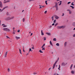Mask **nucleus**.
Masks as SVG:
<instances>
[{
	"label": "nucleus",
	"instance_id": "60",
	"mask_svg": "<svg viewBox=\"0 0 75 75\" xmlns=\"http://www.w3.org/2000/svg\"><path fill=\"white\" fill-rule=\"evenodd\" d=\"M14 29H15V28H13V30H14Z\"/></svg>",
	"mask_w": 75,
	"mask_h": 75
},
{
	"label": "nucleus",
	"instance_id": "33",
	"mask_svg": "<svg viewBox=\"0 0 75 75\" xmlns=\"http://www.w3.org/2000/svg\"><path fill=\"white\" fill-rule=\"evenodd\" d=\"M45 44L44 43L43 44V45L42 46H43V47H44L45 46Z\"/></svg>",
	"mask_w": 75,
	"mask_h": 75
},
{
	"label": "nucleus",
	"instance_id": "6",
	"mask_svg": "<svg viewBox=\"0 0 75 75\" xmlns=\"http://www.w3.org/2000/svg\"><path fill=\"white\" fill-rule=\"evenodd\" d=\"M6 20H11V19L10 17H8L6 18Z\"/></svg>",
	"mask_w": 75,
	"mask_h": 75
},
{
	"label": "nucleus",
	"instance_id": "30",
	"mask_svg": "<svg viewBox=\"0 0 75 75\" xmlns=\"http://www.w3.org/2000/svg\"><path fill=\"white\" fill-rule=\"evenodd\" d=\"M55 22H56V20L55 19L54 20V21H53L54 23H55Z\"/></svg>",
	"mask_w": 75,
	"mask_h": 75
},
{
	"label": "nucleus",
	"instance_id": "52",
	"mask_svg": "<svg viewBox=\"0 0 75 75\" xmlns=\"http://www.w3.org/2000/svg\"><path fill=\"white\" fill-rule=\"evenodd\" d=\"M73 37H75V34H74L73 35Z\"/></svg>",
	"mask_w": 75,
	"mask_h": 75
},
{
	"label": "nucleus",
	"instance_id": "26",
	"mask_svg": "<svg viewBox=\"0 0 75 75\" xmlns=\"http://www.w3.org/2000/svg\"><path fill=\"white\" fill-rule=\"evenodd\" d=\"M72 66H73V64H71V68H70L71 69H72Z\"/></svg>",
	"mask_w": 75,
	"mask_h": 75
},
{
	"label": "nucleus",
	"instance_id": "17",
	"mask_svg": "<svg viewBox=\"0 0 75 75\" xmlns=\"http://www.w3.org/2000/svg\"><path fill=\"white\" fill-rule=\"evenodd\" d=\"M67 42H65L64 43V45L65 46V47H66V46L67 45Z\"/></svg>",
	"mask_w": 75,
	"mask_h": 75
},
{
	"label": "nucleus",
	"instance_id": "28",
	"mask_svg": "<svg viewBox=\"0 0 75 75\" xmlns=\"http://www.w3.org/2000/svg\"><path fill=\"white\" fill-rule=\"evenodd\" d=\"M10 1V0H8L6 1V3H9Z\"/></svg>",
	"mask_w": 75,
	"mask_h": 75
},
{
	"label": "nucleus",
	"instance_id": "39",
	"mask_svg": "<svg viewBox=\"0 0 75 75\" xmlns=\"http://www.w3.org/2000/svg\"><path fill=\"white\" fill-rule=\"evenodd\" d=\"M70 3H71V2H68L67 4H69Z\"/></svg>",
	"mask_w": 75,
	"mask_h": 75
},
{
	"label": "nucleus",
	"instance_id": "44",
	"mask_svg": "<svg viewBox=\"0 0 75 75\" xmlns=\"http://www.w3.org/2000/svg\"><path fill=\"white\" fill-rule=\"evenodd\" d=\"M59 60V58H58L57 61V62H58V61Z\"/></svg>",
	"mask_w": 75,
	"mask_h": 75
},
{
	"label": "nucleus",
	"instance_id": "31",
	"mask_svg": "<svg viewBox=\"0 0 75 75\" xmlns=\"http://www.w3.org/2000/svg\"><path fill=\"white\" fill-rule=\"evenodd\" d=\"M73 3H74V2H72V3H71V5H72V6H75V4H73Z\"/></svg>",
	"mask_w": 75,
	"mask_h": 75
},
{
	"label": "nucleus",
	"instance_id": "9",
	"mask_svg": "<svg viewBox=\"0 0 75 75\" xmlns=\"http://www.w3.org/2000/svg\"><path fill=\"white\" fill-rule=\"evenodd\" d=\"M50 45H52L53 47V45L52 44V42H51V40L50 41Z\"/></svg>",
	"mask_w": 75,
	"mask_h": 75
},
{
	"label": "nucleus",
	"instance_id": "47",
	"mask_svg": "<svg viewBox=\"0 0 75 75\" xmlns=\"http://www.w3.org/2000/svg\"><path fill=\"white\" fill-rule=\"evenodd\" d=\"M58 69H59V71H60V70H61V69H60V67H59L58 68Z\"/></svg>",
	"mask_w": 75,
	"mask_h": 75
},
{
	"label": "nucleus",
	"instance_id": "12",
	"mask_svg": "<svg viewBox=\"0 0 75 75\" xmlns=\"http://www.w3.org/2000/svg\"><path fill=\"white\" fill-rule=\"evenodd\" d=\"M41 33L42 35H44V33L42 32V30L41 31Z\"/></svg>",
	"mask_w": 75,
	"mask_h": 75
},
{
	"label": "nucleus",
	"instance_id": "40",
	"mask_svg": "<svg viewBox=\"0 0 75 75\" xmlns=\"http://www.w3.org/2000/svg\"><path fill=\"white\" fill-rule=\"evenodd\" d=\"M6 37L7 38H9V37H8V36H6Z\"/></svg>",
	"mask_w": 75,
	"mask_h": 75
},
{
	"label": "nucleus",
	"instance_id": "36",
	"mask_svg": "<svg viewBox=\"0 0 75 75\" xmlns=\"http://www.w3.org/2000/svg\"><path fill=\"white\" fill-rule=\"evenodd\" d=\"M44 40H45H45H46V38H45V37H44Z\"/></svg>",
	"mask_w": 75,
	"mask_h": 75
},
{
	"label": "nucleus",
	"instance_id": "51",
	"mask_svg": "<svg viewBox=\"0 0 75 75\" xmlns=\"http://www.w3.org/2000/svg\"><path fill=\"white\" fill-rule=\"evenodd\" d=\"M29 54V53H27V54H26V56L28 55Z\"/></svg>",
	"mask_w": 75,
	"mask_h": 75
},
{
	"label": "nucleus",
	"instance_id": "11",
	"mask_svg": "<svg viewBox=\"0 0 75 75\" xmlns=\"http://www.w3.org/2000/svg\"><path fill=\"white\" fill-rule=\"evenodd\" d=\"M54 3L55 4V5L54 6H58V3L57 2H55Z\"/></svg>",
	"mask_w": 75,
	"mask_h": 75
},
{
	"label": "nucleus",
	"instance_id": "45",
	"mask_svg": "<svg viewBox=\"0 0 75 75\" xmlns=\"http://www.w3.org/2000/svg\"><path fill=\"white\" fill-rule=\"evenodd\" d=\"M18 33H20V30H18L17 31Z\"/></svg>",
	"mask_w": 75,
	"mask_h": 75
},
{
	"label": "nucleus",
	"instance_id": "63",
	"mask_svg": "<svg viewBox=\"0 0 75 75\" xmlns=\"http://www.w3.org/2000/svg\"><path fill=\"white\" fill-rule=\"evenodd\" d=\"M34 74H37V73H34Z\"/></svg>",
	"mask_w": 75,
	"mask_h": 75
},
{
	"label": "nucleus",
	"instance_id": "37",
	"mask_svg": "<svg viewBox=\"0 0 75 75\" xmlns=\"http://www.w3.org/2000/svg\"><path fill=\"white\" fill-rule=\"evenodd\" d=\"M45 47L43 48L42 49V50H45Z\"/></svg>",
	"mask_w": 75,
	"mask_h": 75
},
{
	"label": "nucleus",
	"instance_id": "3",
	"mask_svg": "<svg viewBox=\"0 0 75 75\" xmlns=\"http://www.w3.org/2000/svg\"><path fill=\"white\" fill-rule=\"evenodd\" d=\"M57 62H57V61H56V62H55V63L54 64L52 69H54V68H55V65H56V64H57Z\"/></svg>",
	"mask_w": 75,
	"mask_h": 75
},
{
	"label": "nucleus",
	"instance_id": "35",
	"mask_svg": "<svg viewBox=\"0 0 75 75\" xmlns=\"http://www.w3.org/2000/svg\"><path fill=\"white\" fill-rule=\"evenodd\" d=\"M47 11H46L45 12V14H47Z\"/></svg>",
	"mask_w": 75,
	"mask_h": 75
},
{
	"label": "nucleus",
	"instance_id": "56",
	"mask_svg": "<svg viewBox=\"0 0 75 75\" xmlns=\"http://www.w3.org/2000/svg\"><path fill=\"white\" fill-rule=\"evenodd\" d=\"M61 3H60L59 4V6H60V5H61Z\"/></svg>",
	"mask_w": 75,
	"mask_h": 75
},
{
	"label": "nucleus",
	"instance_id": "14",
	"mask_svg": "<svg viewBox=\"0 0 75 75\" xmlns=\"http://www.w3.org/2000/svg\"><path fill=\"white\" fill-rule=\"evenodd\" d=\"M72 25L73 26H74V27H75V22L73 23Z\"/></svg>",
	"mask_w": 75,
	"mask_h": 75
},
{
	"label": "nucleus",
	"instance_id": "24",
	"mask_svg": "<svg viewBox=\"0 0 75 75\" xmlns=\"http://www.w3.org/2000/svg\"><path fill=\"white\" fill-rule=\"evenodd\" d=\"M53 41H57V40H56V38H54L53 39Z\"/></svg>",
	"mask_w": 75,
	"mask_h": 75
},
{
	"label": "nucleus",
	"instance_id": "22",
	"mask_svg": "<svg viewBox=\"0 0 75 75\" xmlns=\"http://www.w3.org/2000/svg\"><path fill=\"white\" fill-rule=\"evenodd\" d=\"M7 54H8V52H6V54H5V57H6L7 56Z\"/></svg>",
	"mask_w": 75,
	"mask_h": 75
},
{
	"label": "nucleus",
	"instance_id": "18",
	"mask_svg": "<svg viewBox=\"0 0 75 75\" xmlns=\"http://www.w3.org/2000/svg\"><path fill=\"white\" fill-rule=\"evenodd\" d=\"M11 18V20L12 19H13L14 18V17L12 16V17H10Z\"/></svg>",
	"mask_w": 75,
	"mask_h": 75
},
{
	"label": "nucleus",
	"instance_id": "61",
	"mask_svg": "<svg viewBox=\"0 0 75 75\" xmlns=\"http://www.w3.org/2000/svg\"><path fill=\"white\" fill-rule=\"evenodd\" d=\"M43 47H44L43 46H42L41 47V48H42V49L43 48H44Z\"/></svg>",
	"mask_w": 75,
	"mask_h": 75
},
{
	"label": "nucleus",
	"instance_id": "27",
	"mask_svg": "<svg viewBox=\"0 0 75 75\" xmlns=\"http://www.w3.org/2000/svg\"><path fill=\"white\" fill-rule=\"evenodd\" d=\"M39 52H40V53H43V52H42L41 51V50H39Z\"/></svg>",
	"mask_w": 75,
	"mask_h": 75
},
{
	"label": "nucleus",
	"instance_id": "55",
	"mask_svg": "<svg viewBox=\"0 0 75 75\" xmlns=\"http://www.w3.org/2000/svg\"><path fill=\"white\" fill-rule=\"evenodd\" d=\"M55 24L54 23H53L52 24V25H54Z\"/></svg>",
	"mask_w": 75,
	"mask_h": 75
},
{
	"label": "nucleus",
	"instance_id": "7",
	"mask_svg": "<svg viewBox=\"0 0 75 75\" xmlns=\"http://www.w3.org/2000/svg\"><path fill=\"white\" fill-rule=\"evenodd\" d=\"M46 34H47V35H51V34L50 33H48V32L46 33Z\"/></svg>",
	"mask_w": 75,
	"mask_h": 75
},
{
	"label": "nucleus",
	"instance_id": "34",
	"mask_svg": "<svg viewBox=\"0 0 75 75\" xmlns=\"http://www.w3.org/2000/svg\"><path fill=\"white\" fill-rule=\"evenodd\" d=\"M24 20H25L24 18H23L22 20L23 22H24Z\"/></svg>",
	"mask_w": 75,
	"mask_h": 75
},
{
	"label": "nucleus",
	"instance_id": "10",
	"mask_svg": "<svg viewBox=\"0 0 75 75\" xmlns=\"http://www.w3.org/2000/svg\"><path fill=\"white\" fill-rule=\"evenodd\" d=\"M15 38L16 40H18V39H20V38L19 37H17V36H16Z\"/></svg>",
	"mask_w": 75,
	"mask_h": 75
},
{
	"label": "nucleus",
	"instance_id": "13",
	"mask_svg": "<svg viewBox=\"0 0 75 75\" xmlns=\"http://www.w3.org/2000/svg\"><path fill=\"white\" fill-rule=\"evenodd\" d=\"M56 8V10H58V6H54Z\"/></svg>",
	"mask_w": 75,
	"mask_h": 75
},
{
	"label": "nucleus",
	"instance_id": "21",
	"mask_svg": "<svg viewBox=\"0 0 75 75\" xmlns=\"http://www.w3.org/2000/svg\"><path fill=\"white\" fill-rule=\"evenodd\" d=\"M70 7H71V8H72V9H74V7L72 6H70Z\"/></svg>",
	"mask_w": 75,
	"mask_h": 75
},
{
	"label": "nucleus",
	"instance_id": "23",
	"mask_svg": "<svg viewBox=\"0 0 75 75\" xmlns=\"http://www.w3.org/2000/svg\"><path fill=\"white\" fill-rule=\"evenodd\" d=\"M56 45H57V46H59V43H57L56 44Z\"/></svg>",
	"mask_w": 75,
	"mask_h": 75
},
{
	"label": "nucleus",
	"instance_id": "32",
	"mask_svg": "<svg viewBox=\"0 0 75 75\" xmlns=\"http://www.w3.org/2000/svg\"><path fill=\"white\" fill-rule=\"evenodd\" d=\"M69 14H71L72 12H71V11H70L69 12Z\"/></svg>",
	"mask_w": 75,
	"mask_h": 75
},
{
	"label": "nucleus",
	"instance_id": "5",
	"mask_svg": "<svg viewBox=\"0 0 75 75\" xmlns=\"http://www.w3.org/2000/svg\"><path fill=\"white\" fill-rule=\"evenodd\" d=\"M54 17L56 18V19H57V20L58 19V18H59V17H58V16L55 15H54Z\"/></svg>",
	"mask_w": 75,
	"mask_h": 75
},
{
	"label": "nucleus",
	"instance_id": "57",
	"mask_svg": "<svg viewBox=\"0 0 75 75\" xmlns=\"http://www.w3.org/2000/svg\"><path fill=\"white\" fill-rule=\"evenodd\" d=\"M59 68H60L61 67V66H60V65H59Z\"/></svg>",
	"mask_w": 75,
	"mask_h": 75
},
{
	"label": "nucleus",
	"instance_id": "29",
	"mask_svg": "<svg viewBox=\"0 0 75 75\" xmlns=\"http://www.w3.org/2000/svg\"><path fill=\"white\" fill-rule=\"evenodd\" d=\"M45 3L46 4V5H47L48 4V3H47V1H45Z\"/></svg>",
	"mask_w": 75,
	"mask_h": 75
},
{
	"label": "nucleus",
	"instance_id": "48",
	"mask_svg": "<svg viewBox=\"0 0 75 75\" xmlns=\"http://www.w3.org/2000/svg\"><path fill=\"white\" fill-rule=\"evenodd\" d=\"M67 11H70V10H69V9H67Z\"/></svg>",
	"mask_w": 75,
	"mask_h": 75
},
{
	"label": "nucleus",
	"instance_id": "50",
	"mask_svg": "<svg viewBox=\"0 0 75 75\" xmlns=\"http://www.w3.org/2000/svg\"><path fill=\"white\" fill-rule=\"evenodd\" d=\"M50 28H51V27H52V25H50L49 26Z\"/></svg>",
	"mask_w": 75,
	"mask_h": 75
},
{
	"label": "nucleus",
	"instance_id": "20",
	"mask_svg": "<svg viewBox=\"0 0 75 75\" xmlns=\"http://www.w3.org/2000/svg\"><path fill=\"white\" fill-rule=\"evenodd\" d=\"M21 50L19 49V52H20V54H22V53H21Z\"/></svg>",
	"mask_w": 75,
	"mask_h": 75
},
{
	"label": "nucleus",
	"instance_id": "1",
	"mask_svg": "<svg viewBox=\"0 0 75 75\" xmlns=\"http://www.w3.org/2000/svg\"><path fill=\"white\" fill-rule=\"evenodd\" d=\"M57 29H61V28H65V26L63 25L61 26H57Z\"/></svg>",
	"mask_w": 75,
	"mask_h": 75
},
{
	"label": "nucleus",
	"instance_id": "19",
	"mask_svg": "<svg viewBox=\"0 0 75 75\" xmlns=\"http://www.w3.org/2000/svg\"><path fill=\"white\" fill-rule=\"evenodd\" d=\"M7 7H8V6H6L2 10H4V9H5V8H7Z\"/></svg>",
	"mask_w": 75,
	"mask_h": 75
},
{
	"label": "nucleus",
	"instance_id": "8",
	"mask_svg": "<svg viewBox=\"0 0 75 75\" xmlns=\"http://www.w3.org/2000/svg\"><path fill=\"white\" fill-rule=\"evenodd\" d=\"M62 66H65V63L64 62L62 63Z\"/></svg>",
	"mask_w": 75,
	"mask_h": 75
},
{
	"label": "nucleus",
	"instance_id": "38",
	"mask_svg": "<svg viewBox=\"0 0 75 75\" xmlns=\"http://www.w3.org/2000/svg\"><path fill=\"white\" fill-rule=\"evenodd\" d=\"M7 70H8V72H10V69H8Z\"/></svg>",
	"mask_w": 75,
	"mask_h": 75
},
{
	"label": "nucleus",
	"instance_id": "42",
	"mask_svg": "<svg viewBox=\"0 0 75 75\" xmlns=\"http://www.w3.org/2000/svg\"><path fill=\"white\" fill-rule=\"evenodd\" d=\"M7 27V25H4V26H3V27Z\"/></svg>",
	"mask_w": 75,
	"mask_h": 75
},
{
	"label": "nucleus",
	"instance_id": "41",
	"mask_svg": "<svg viewBox=\"0 0 75 75\" xmlns=\"http://www.w3.org/2000/svg\"><path fill=\"white\" fill-rule=\"evenodd\" d=\"M34 0H29V1H34Z\"/></svg>",
	"mask_w": 75,
	"mask_h": 75
},
{
	"label": "nucleus",
	"instance_id": "62",
	"mask_svg": "<svg viewBox=\"0 0 75 75\" xmlns=\"http://www.w3.org/2000/svg\"><path fill=\"white\" fill-rule=\"evenodd\" d=\"M52 19H54V16L52 17Z\"/></svg>",
	"mask_w": 75,
	"mask_h": 75
},
{
	"label": "nucleus",
	"instance_id": "16",
	"mask_svg": "<svg viewBox=\"0 0 75 75\" xmlns=\"http://www.w3.org/2000/svg\"><path fill=\"white\" fill-rule=\"evenodd\" d=\"M6 15L8 16H10V14H9V13L8 12H7L6 13Z\"/></svg>",
	"mask_w": 75,
	"mask_h": 75
},
{
	"label": "nucleus",
	"instance_id": "4",
	"mask_svg": "<svg viewBox=\"0 0 75 75\" xmlns=\"http://www.w3.org/2000/svg\"><path fill=\"white\" fill-rule=\"evenodd\" d=\"M0 7L1 8H3V4L1 1H0Z\"/></svg>",
	"mask_w": 75,
	"mask_h": 75
},
{
	"label": "nucleus",
	"instance_id": "53",
	"mask_svg": "<svg viewBox=\"0 0 75 75\" xmlns=\"http://www.w3.org/2000/svg\"><path fill=\"white\" fill-rule=\"evenodd\" d=\"M34 47H32L31 49H34Z\"/></svg>",
	"mask_w": 75,
	"mask_h": 75
},
{
	"label": "nucleus",
	"instance_id": "2",
	"mask_svg": "<svg viewBox=\"0 0 75 75\" xmlns=\"http://www.w3.org/2000/svg\"><path fill=\"white\" fill-rule=\"evenodd\" d=\"M3 30L4 31H8V32H9V31H10V29L6 28H4L3 29Z\"/></svg>",
	"mask_w": 75,
	"mask_h": 75
},
{
	"label": "nucleus",
	"instance_id": "15",
	"mask_svg": "<svg viewBox=\"0 0 75 75\" xmlns=\"http://www.w3.org/2000/svg\"><path fill=\"white\" fill-rule=\"evenodd\" d=\"M71 74H74V72L73 71H71Z\"/></svg>",
	"mask_w": 75,
	"mask_h": 75
},
{
	"label": "nucleus",
	"instance_id": "64",
	"mask_svg": "<svg viewBox=\"0 0 75 75\" xmlns=\"http://www.w3.org/2000/svg\"><path fill=\"white\" fill-rule=\"evenodd\" d=\"M42 7H45L44 6H42Z\"/></svg>",
	"mask_w": 75,
	"mask_h": 75
},
{
	"label": "nucleus",
	"instance_id": "49",
	"mask_svg": "<svg viewBox=\"0 0 75 75\" xmlns=\"http://www.w3.org/2000/svg\"><path fill=\"white\" fill-rule=\"evenodd\" d=\"M31 49L30 48L29 49V51H31Z\"/></svg>",
	"mask_w": 75,
	"mask_h": 75
},
{
	"label": "nucleus",
	"instance_id": "59",
	"mask_svg": "<svg viewBox=\"0 0 75 75\" xmlns=\"http://www.w3.org/2000/svg\"><path fill=\"white\" fill-rule=\"evenodd\" d=\"M7 3L6 1L4 2V3L5 4V3Z\"/></svg>",
	"mask_w": 75,
	"mask_h": 75
},
{
	"label": "nucleus",
	"instance_id": "46",
	"mask_svg": "<svg viewBox=\"0 0 75 75\" xmlns=\"http://www.w3.org/2000/svg\"><path fill=\"white\" fill-rule=\"evenodd\" d=\"M33 33H31L30 36H31V35H33Z\"/></svg>",
	"mask_w": 75,
	"mask_h": 75
},
{
	"label": "nucleus",
	"instance_id": "43",
	"mask_svg": "<svg viewBox=\"0 0 75 75\" xmlns=\"http://www.w3.org/2000/svg\"><path fill=\"white\" fill-rule=\"evenodd\" d=\"M64 16V13H63L62 15V16Z\"/></svg>",
	"mask_w": 75,
	"mask_h": 75
},
{
	"label": "nucleus",
	"instance_id": "25",
	"mask_svg": "<svg viewBox=\"0 0 75 75\" xmlns=\"http://www.w3.org/2000/svg\"><path fill=\"white\" fill-rule=\"evenodd\" d=\"M58 23H57L55 25H54V27H56L57 25H58Z\"/></svg>",
	"mask_w": 75,
	"mask_h": 75
},
{
	"label": "nucleus",
	"instance_id": "58",
	"mask_svg": "<svg viewBox=\"0 0 75 75\" xmlns=\"http://www.w3.org/2000/svg\"><path fill=\"white\" fill-rule=\"evenodd\" d=\"M56 73H54L53 75H56Z\"/></svg>",
	"mask_w": 75,
	"mask_h": 75
},
{
	"label": "nucleus",
	"instance_id": "54",
	"mask_svg": "<svg viewBox=\"0 0 75 75\" xmlns=\"http://www.w3.org/2000/svg\"><path fill=\"white\" fill-rule=\"evenodd\" d=\"M23 52H25V50H24V49L23 50Z\"/></svg>",
	"mask_w": 75,
	"mask_h": 75
}]
</instances>
